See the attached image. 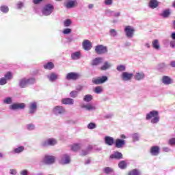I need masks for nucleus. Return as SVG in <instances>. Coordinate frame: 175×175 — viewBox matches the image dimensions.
Instances as JSON below:
<instances>
[{
    "instance_id": "1",
    "label": "nucleus",
    "mask_w": 175,
    "mask_h": 175,
    "mask_svg": "<svg viewBox=\"0 0 175 175\" xmlns=\"http://www.w3.org/2000/svg\"><path fill=\"white\" fill-rule=\"evenodd\" d=\"M146 120L147 121L151 120V124H158V122H159V120H161V118L159 117V112L156 110L150 111L146 114Z\"/></svg>"
},
{
    "instance_id": "2",
    "label": "nucleus",
    "mask_w": 175,
    "mask_h": 175,
    "mask_svg": "<svg viewBox=\"0 0 175 175\" xmlns=\"http://www.w3.org/2000/svg\"><path fill=\"white\" fill-rule=\"evenodd\" d=\"M41 13L42 16H51L54 13V5L51 3L45 4L41 10Z\"/></svg>"
},
{
    "instance_id": "3",
    "label": "nucleus",
    "mask_w": 175,
    "mask_h": 175,
    "mask_svg": "<svg viewBox=\"0 0 175 175\" xmlns=\"http://www.w3.org/2000/svg\"><path fill=\"white\" fill-rule=\"evenodd\" d=\"M57 144V139L49 138L41 143V147H53Z\"/></svg>"
},
{
    "instance_id": "4",
    "label": "nucleus",
    "mask_w": 175,
    "mask_h": 175,
    "mask_svg": "<svg viewBox=\"0 0 175 175\" xmlns=\"http://www.w3.org/2000/svg\"><path fill=\"white\" fill-rule=\"evenodd\" d=\"M10 110L15 111L16 110H24L25 104L24 103H14L9 106Z\"/></svg>"
},
{
    "instance_id": "5",
    "label": "nucleus",
    "mask_w": 175,
    "mask_h": 175,
    "mask_svg": "<svg viewBox=\"0 0 175 175\" xmlns=\"http://www.w3.org/2000/svg\"><path fill=\"white\" fill-rule=\"evenodd\" d=\"M81 77V74L79 72H70L68 73L66 76V80H72L73 81H76V80H79Z\"/></svg>"
},
{
    "instance_id": "6",
    "label": "nucleus",
    "mask_w": 175,
    "mask_h": 175,
    "mask_svg": "<svg viewBox=\"0 0 175 175\" xmlns=\"http://www.w3.org/2000/svg\"><path fill=\"white\" fill-rule=\"evenodd\" d=\"M108 51L107 46H106L98 44L95 46V52L96 54H98V55L106 54Z\"/></svg>"
},
{
    "instance_id": "7",
    "label": "nucleus",
    "mask_w": 175,
    "mask_h": 175,
    "mask_svg": "<svg viewBox=\"0 0 175 175\" xmlns=\"http://www.w3.org/2000/svg\"><path fill=\"white\" fill-rule=\"evenodd\" d=\"M53 113L55 116H62V114H65V108L61 105L55 106L53 109Z\"/></svg>"
},
{
    "instance_id": "8",
    "label": "nucleus",
    "mask_w": 175,
    "mask_h": 175,
    "mask_svg": "<svg viewBox=\"0 0 175 175\" xmlns=\"http://www.w3.org/2000/svg\"><path fill=\"white\" fill-rule=\"evenodd\" d=\"M108 80L109 77H107V76H102L98 77L97 79H93L92 83L96 85H99V84H103L104 83H106V81H108Z\"/></svg>"
},
{
    "instance_id": "9",
    "label": "nucleus",
    "mask_w": 175,
    "mask_h": 175,
    "mask_svg": "<svg viewBox=\"0 0 175 175\" xmlns=\"http://www.w3.org/2000/svg\"><path fill=\"white\" fill-rule=\"evenodd\" d=\"M43 162L45 165H53L55 162V157L45 155L43 159Z\"/></svg>"
},
{
    "instance_id": "10",
    "label": "nucleus",
    "mask_w": 175,
    "mask_h": 175,
    "mask_svg": "<svg viewBox=\"0 0 175 175\" xmlns=\"http://www.w3.org/2000/svg\"><path fill=\"white\" fill-rule=\"evenodd\" d=\"M29 114L30 116H33L36 113V111L38 110V103L36 102H32L30 103L29 106Z\"/></svg>"
},
{
    "instance_id": "11",
    "label": "nucleus",
    "mask_w": 175,
    "mask_h": 175,
    "mask_svg": "<svg viewBox=\"0 0 175 175\" xmlns=\"http://www.w3.org/2000/svg\"><path fill=\"white\" fill-rule=\"evenodd\" d=\"M61 165H69L70 163V156L68 154H64L61 156Z\"/></svg>"
},
{
    "instance_id": "12",
    "label": "nucleus",
    "mask_w": 175,
    "mask_h": 175,
    "mask_svg": "<svg viewBox=\"0 0 175 175\" xmlns=\"http://www.w3.org/2000/svg\"><path fill=\"white\" fill-rule=\"evenodd\" d=\"M133 77V73H129L128 72H123L121 75L122 81H131Z\"/></svg>"
},
{
    "instance_id": "13",
    "label": "nucleus",
    "mask_w": 175,
    "mask_h": 175,
    "mask_svg": "<svg viewBox=\"0 0 175 175\" xmlns=\"http://www.w3.org/2000/svg\"><path fill=\"white\" fill-rule=\"evenodd\" d=\"M161 152V148L158 146H153L150 148V153L153 157L159 155Z\"/></svg>"
},
{
    "instance_id": "14",
    "label": "nucleus",
    "mask_w": 175,
    "mask_h": 175,
    "mask_svg": "<svg viewBox=\"0 0 175 175\" xmlns=\"http://www.w3.org/2000/svg\"><path fill=\"white\" fill-rule=\"evenodd\" d=\"M124 32L127 38H133V33L135 32V29H133L131 26H126L124 28Z\"/></svg>"
},
{
    "instance_id": "15",
    "label": "nucleus",
    "mask_w": 175,
    "mask_h": 175,
    "mask_svg": "<svg viewBox=\"0 0 175 175\" xmlns=\"http://www.w3.org/2000/svg\"><path fill=\"white\" fill-rule=\"evenodd\" d=\"M81 109H85L88 111H95L96 107L91 103L83 104L81 105Z\"/></svg>"
},
{
    "instance_id": "16",
    "label": "nucleus",
    "mask_w": 175,
    "mask_h": 175,
    "mask_svg": "<svg viewBox=\"0 0 175 175\" xmlns=\"http://www.w3.org/2000/svg\"><path fill=\"white\" fill-rule=\"evenodd\" d=\"M109 158L110 159H116L117 161H120V159H122L124 157L121 152L116 151L109 156Z\"/></svg>"
},
{
    "instance_id": "17",
    "label": "nucleus",
    "mask_w": 175,
    "mask_h": 175,
    "mask_svg": "<svg viewBox=\"0 0 175 175\" xmlns=\"http://www.w3.org/2000/svg\"><path fill=\"white\" fill-rule=\"evenodd\" d=\"M161 83L165 85H170V84H173V79L169 76L164 75L162 77Z\"/></svg>"
},
{
    "instance_id": "18",
    "label": "nucleus",
    "mask_w": 175,
    "mask_h": 175,
    "mask_svg": "<svg viewBox=\"0 0 175 175\" xmlns=\"http://www.w3.org/2000/svg\"><path fill=\"white\" fill-rule=\"evenodd\" d=\"M83 50L85 51H90L92 49V43L88 40H85L82 44Z\"/></svg>"
},
{
    "instance_id": "19",
    "label": "nucleus",
    "mask_w": 175,
    "mask_h": 175,
    "mask_svg": "<svg viewBox=\"0 0 175 175\" xmlns=\"http://www.w3.org/2000/svg\"><path fill=\"white\" fill-rule=\"evenodd\" d=\"M104 142L107 146H113L114 144V138L110 136H105L104 138Z\"/></svg>"
},
{
    "instance_id": "20",
    "label": "nucleus",
    "mask_w": 175,
    "mask_h": 175,
    "mask_svg": "<svg viewBox=\"0 0 175 175\" xmlns=\"http://www.w3.org/2000/svg\"><path fill=\"white\" fill-rule=\"evenodd\" d=\"M94 150V147H92V145H89L86 149L82 150L81 152V157H85V155H88L90 152H91V150Z\"/></svg>"
},
{
    "instance_id": "21",
    "label": "nucleus",
    "mask_w": 175,
    "mask_h": 175,
    "mask_svg": "<svg viewBox=\"0 0 175 175\" xmlns=\"http://www.w3.org/2000/svg\"><path fill=\"white\" fill-rule=\"evenodd\" d=\"M125 146V140L121 139H117L115 142V147L116 148H122Z\"/></svg>"
},
{
    "instance_id": "22",
    "label": "nucleus",
    "mask_w": 175,
    "mask_h": 175,
    "mask_svg": "<svg viewBox=\"0 0 175 175\" xmlns=\"http://www.w3.org/2000/svg\"><path fill=\"white\" fill-rule=\"evenodd\" d=\"M46 77L51 83H54V81L58 80V75L55 72H51L50 75H47Z\"/></svg>"
},
{
    "instance_id": "23",
    "label": "nucleus",
    "mask_w": 175,
    "mask_h": 175,
    "mask_svg": "<svg viewBox=\"0 0 175 175\" xmlns=\"http://www.w3.org/2000/svg\"><path fill=\"white\" fill-rule=\"evenodd\" d=\"M146 77V75H144V72H136L134 79L137 81H140L142 80H144V78Z\"/></svg>"
},
{
    "instance_id": "24",
    "label": "nucleus",
    "mask_w": 175,
    "mask_h": 175,
    "mask_svg": "<svg viewBox=\"0 0 175 175\" xmlns=\"http://www.w3.org/2000/svg\"><path fill=\"white\" fill-rule=\"evenodd\" d=\"M76 3H77V1L76 0H69L64 4V6L67 9H72V8H75Z\"/></svg>"
},
{
    "instance_id": "25",
    "label": "nucleus",
    "mask_w": 175,
    "mask_h": 175,
    "mask_svg": "<svg viewBox=\"0 0 175 175\" xmlns=\"http://www.w3.org/2000/svg\"><path fill=\"white\" fill-rule=\"evenodd\" d=\"M18 86L20 88H27L28 87V83L27 82V78H23L19 80Z\"/></svg>"
},
{
    "instance_id": "26",
    "label": "nucleus",
    "mask_w": 175,
    "mask_h": 175,
    "mask_svg": "<svg viewBox=\"0 0 175 175\" xmlns=\"http://www.w3.org/2000/svg\"><path fill=\"white\" fill-rule=\"evenodd\" d=\"M80 58H81V53L80 51H76L71 53V59L77 61V59H80Z\"/></svg>"
},
{
    "instance_id": "27",
    "label": "nucleus",
    "mask_w": 175,
    "mask_h": 175,
    "mask_svg": "<svg viewBox=\"0 0 175 175\" xmlns=\"http://www.w3.org/2000/svg\"><path fill=\"white\" fill-rule=\"evenodd\" d=\"M103 61V58L96 57L94 59L92 60L91 65L92 66H98L99 64H102Z\"/></svg>"
},
{
    "instance_id": "28",
    "label": "nucleus",
    "mask_w": 175,
    "mask_h": 175,
    "mask_svg": "<svg viewBox=\"0 0 175 175\" xmlns=\"http://www.w3.org/2000/svg\"><path fill=\"white\" fill-rule=\"evenodd\" d=\"M62 103L63 105H74L75 100L70 98H66L62 99Z\"/></svg>"
},
{
    "instance_id": "29",
    "label": "nucleus",
    "mask_w": 175,
    "mask_h": 175,
    "mask_svg": "<svg viewBox=\"0 0 175 175\" xmlns=\"http://www.w3.org/2000/svg\"><path fill=\"white\" fill-rule=\"evenodd\" d=\"M159 5V4L158 3V1H157V0H150L149 1V3H148V7L150 9H157V8H158Z\"/></svg>"
},
{
    "instance_id": "30",
    "label": "nucleus",
    "mask_w": 175,
    "mask_h": 175,
    "mask_svg": "<svg viewBox=\"0 0 175 175\" xmlns=\"http://www.w3.org/2000/svg\"><path fill=\"white\" fill-rule=\"evenodd\" d=\"M25 150L24 146H18L17 148H14L12 151V154H21Z\"/></svg>"
},
{
    "instance_id": "31",
    "label": "nucleus",
    "mask_w": 175,
    "mask_h": 175,
    "mask_svg": "<svg viewBox=\"0 0 175 175\" xmlns=\"http://www.w3.org/2000/svg\"><path fill=\"white\" fill-rule=\"evenodd\" d=\"M44 69H46L47 70H51L54 69V63L51 62H49L43 66Z\"/></svg>"
},
{
    "instance_id": "32",
    "label": "nucleus",
    "mask_w": 175,
    "mask_h": 175,
    "mask_svg": "<svg viewBox=\"0 0 175 175\" xmlns=\"http://www.w3.org/2000/svg\"><path fill=\"white\" fill-rule=\"evenodd\" d=\"M127 175H142V171L139 169H133L128 172Z\"/></svg>"
},
{
    "instance_id": "33",
    "label": "nucleus",
    "mask_w": 175,
    "mask_h": 175,
    "mask_svg": "<svg viewBox=\"0 0 175 175\" xmlns=\"http://www.w3.org/2000/svg\"><path fill=\"white\" fill-rule=\"evenodd\" d=\"M132 140L133 143L139 142L140 140V134L138 133H135L131 135Z\"/></svg>"
},
{
    "instance_id": "34",
    "label": "nucleus",
    "mask_w": 175,
    "mask_h": 175,
    "mask_svg": "<svg viewBox=\"0 0 175 175\" xmlns=\"http://www.w3.org/2000/svg\"><path fill=\"white\" fill-rule=\"evenodd\" d=\"M128 166V164L126 163V161L122 160L118 163V167L119 169H121L122 170H124V169H126V167Z\"/></svg>"
},
{
    "instance_id": "35",
    "label": "nucleus",
    "mask_w": 175,
    "mask_h": 175,
    "mask_svg": "<svg viewBox=\"0 0 175 175\" xmlns=\"http://www.w3.org/2000/svg\"><path fill=\"white\" fill-rule=\"evenodd\" d=\"M152 47L155 50H159L161 49V45L159 44V41L158 40H154L152 42Z\"/></svg>"
},
{
    "instance_id": "36",
    "label": "nucleus",
    "mask_w": 175,
    "mask_h": 175,
    "mask_svg": "<svg viewBox=\"0 0 175 175\" xmlns=\"http://www.w3.org/2000/svg\"><path fill=\"white\" fill-rule=\"evenodd\" d=\"M160 16L161 17H163V18H167L169 16H170V10L167 9L163 11L161 14H160Z\"/></svg>"
},
{
    "instance_id": "37",
    "label": "nucleus",
    "mask_w": 175,
    "mask_h": 175,
    "mask_svg": "<svg viewBox=\"0 0 175 175\" xmlns=\"http://www.w3.org/2000/svg\"><path fill=\"white\" fill-rule=\"evenodd\" d=\"M27 85H33L36 83V79L34 77L26 78Z\"/></svg>"
},
{
    "instance_id": "38",
    "label": "nucleus",
    "mask_w": 175,
    "mask_h": 175,
    "mask_svg": "<svg viewBox=\"0 0 175 175\" xmlns=\"http://www.w3.org/2000/svg\"><path fill=\"white\" fill-rule=\"evenodd\" d=\"M109 68H111V64H110L109 62H105L104 64L100 67V69L102 70H107V69H109Z\"/></svg>"
},
{
    "instance_id": "39",
    "label": "nucleus",
    "mask_w": 175,
    "mask_h": 175,
    "mask_svg": "<svg viewBox=\"0 0 175 175\" xmlns=\"http://www.w3.org/2000/svg\"><path fill=\"white\" fill-rule=\"evenodd\" d=\"M81 148V144H75L72 146L71 150L72 151H79Z\"/></svg>"
},
{
    "instance_id": "40",
    "label": "nucleus",
    "mask_w": 175,
    "mask_h": 175,
    "mask_svg": "<svg viewBox=\"0 0 175 175\" xmlns=\"http://www.w3.org/2000/svg\"><path fill=\"white\" fill-rule=\"evenodd\" d=\"M116 70L118 72H125V70H126V67L122 64L118 65L116 67Z\"/></svg>"
},
{
    "instance_id": "41",
    "label": "nucleus",
    "mask_w": 175,
    "mask_h": 175,
    "mask_svg": "<svg viewBox=\"0 0 175 175\" xmlns=\"http://www.w3.org/2000/svg\"><path fill=\"white\" fill-rule=\"evenodd\" d=\"M4 78L8 81L12 80L13 79V75L10 72H8L7 73L5 74Z\"/></svg>"
},
{
    "instance_id": "42",
    "label": "nucleus",
    "mask_w": 175,
    "mask_h": 175,
    "mask_svg": "<svg viewBox=\"0 0 175 175\" xmlns=\"http://www.w3.org/2000/svg\"><path fill=\"white\" fill-rule=\"evenodd\" d=\"M92 100V95L91 94H86L83 97L84 102H91Z\"/></svg>"
},
{
    "instance_id": "43",
    "label": "nucleus",
    "mask_w": 175,
    "mask_h": 175,
    "mask_svg": "<svg viewBox=\"0 0 175 175\" xmlns=\"http://www.w3.org/2000/svg\"><path fill=\"white\" fill-rule=\"evenodd\" d=\"M64 27H70L72 25V20L68 18L66 19L64 23Z\"/></svg>"
},
{
    "instance_id": "44",
    "label": "nucleus",
    "mask_w": 175,
    "mask_h": 175,
    "mask_svg": "<svg viewBox=\"0 0 175 175\" xmlns=\"http://www.w3.org/2000/svg\"><path fill=\"white\" fill-rule=\"evenodd\" d=\"M13 102V100L12 99V97H7L3 100V103L5 105H12Z\"/></svg>"
},
{
    "instance_id": "45",
    "label": "nucleus",
    "mask_w": 175,
    "mask_h": 175,
    "mask_svg": "<svg viewBox=\"0 0 175 175\" xmlns=\"http://www.w3.org/2000/svg\"><path fill=\"white\" fill-rule=\"evenodd\" d=\"M109 35L110 36H112L113 38H116L117 35H118V33H117V31L115 29H111L109 30Z\"/></svg>"
},
{
    "instance_id": "46",
    "label": "nucleus",
    "mask_w": 175,
    "mask_h": 175,
    "mask_svg": "<svg viewBox=\"0 0 175 175\" xmlns=\"http://www.w3.org/2000/svg\"><path fill=\"white\" fill-rule=\"evenodd\" d=\"M78 96H79V92L76 90H72L70 93V98H77Z\"/></svg>"
},
{
    "instance_id": "47",
    "label": "nucleus",
    "mask_w": 175,
    "mask_h": 175,
    "mask_svg": "<svg viewBox=\"0 0 175 175\" xmlns=\"http://www.w3.org/2000/svg\"><path fill=\"white\" fill-rule=\"evenodd\" d=\"M1 12H2V13H9V7L6 5H1Z\"/></svg>"
},
{
    "instance_id": "48",
    "label": "nucleus",
    "mask_w": 175,
    "mask_h": 175,
    "mask_svg": "<svg viewBox=\"0 0 175 175\" xmlns=\"http://www.w3.org/2000/svg\"><path fill=\"white\" fill-rule=\"evenodd\" d=\"M26 128L27 131H33L35 129V124H28L26 125Z\"/></svg>"
},
{
    "instance_id": "49",
    "label": "nucleus",
    "mask_w": 175,
    "mask_h": 175,
    "mask_svg": "<svg viewBox=\"0 0 175 175\" xmlns=\"http://www.w3.org/2000/svg\"><path fill=\"white\" fill-rule=\"evenodd\" d=\"M104 173H105L106 174H110V173H113V169L110 168V167H105Z\"/></svg>"
},
{
    "instance_id": "50",
    "label": "nucleus",
    "mask_w": 175,
    "mask_h": 175,
    "mask_svg": "<svg viewBox=\"0 0 175 175\" xmlns=\"http://www.w3.org/2000/svg\"><path fill=\"white\" fill-rule=\"evenodd\" d=\"M102 91H103V90L102 89V87H100V86H97L94 89L95 94H100V93H102Z\"/></svg>"
},
{
    "instance_id": "51",
    "label": "nucleus",
    "mask_w": 175,
    "mask_h": 175,
    "mask_svg": "<svg viewBox=\"0 0 175 175\" xmlns=\"http://www.w3.org/2000/svg\"><path fill=\"white\" fill-rule=\"evenodd\" d=\"M62 33L64 35H69V33H72V29L70 28H66L63 30Z\"/></svg>"
},
{
    "instance_id": "52",
    "label": "nucleus",
    "mask_w": 175,
    "mask_h": 175,
    "mask_svg": "<svg viewBox=\"0 0 175 175\" xmlns=\"http://www.w3.org/2000/svg\"><path fill=\"white\" fill-rule=\"evenodd\" d=\"M95 128H96V124L94 122H90L89 124H88V129H95Z\"/></svg>"
},
{
    "instance_id": "53",
    "label": "nucleus",
    "mask_w": 175,
    "mask_h": 175,
    "mask_svg": "<svg viewBox=\"0 0 175 175\" xmlns=\"http://www.w3.org/2000/svg\"><path fill=\"white\" fill-rule=\"evenodd\" d=\"M23 8H24V3L19 1L16 3L17 9H23Z\"/></svg>"
},
{
    "instance_id": "54",
    "label": "nucleus",
    "mask_w": 175,
    "mask_h": 175,
    "mask_svg": "<svg viewBox=\"0 0 175 175\" xmlns=\"http://www.w3.org/2000/svg\"><path fill=\"white\" fill-rule=\"evenodd\" d=\"M104 3L107 6H110L113 5V0H105Z\"/></svg>"
},
{
    "instance_id": "55",
    "label": "nucleus",
    "mask_w": 175,
    "mask_h": 175,
    "mask_svg": "<svg viewBox=\"0 0 175 175\" xmlns=\"http://www.w3.org/2000/svg\"><path fill=\"white\" fill-rule=\"evenodd\" d=\"M114 114L113 113H107L105 116L104 118H106V120H109L110 118H113Z\"/></svg>"
},
{
    "instance_id": "56",
    "label": "nucleus",
    "mask_w": 175,
    "mask_h": 175,
    "mask_svg": "<svg viewBox=\"0 0 175 175\" xmlns=\"http://www.w3.org/2000/svg\"><path fill=\"white\" fill-rule=\"evenodd\" d=\"M8 83V79H5L4 77L1 79V85H5V84Z\"/></svg>"
},
{
    "instance_id": "57",
    "label": "nucleus",
    "mask_w": 175,
    "mask_h": 175,
    "mask_svg": "<svg viewBox=\"0 0 175 175\" xmlns=\"http://www.w3.org/2000/svg\"><path fill=\"white\" fill-rule=\"evenodd\" d=\"M168 144H170V146H175V138H171L169 140Z\"/></svg>"
},
{
    "instance_id": "58",
    "label": "nucleus",
    "mask_w": 175,
    "mask_h": 175,
    "mask_svg": "<svg viewBox=\"0 0 175 175\" xmlns=\"http://www.w3.org/2000/svg\"><path fill=\"white\" fill-rule=\"evenodd\" d=\"M120 16H121V12H116L115 11H113V13L112 14V17H120Z\"/></svg>"
},
{
    "instance_id": "59",
    "label": "nucleus",
    "mask_w": 175,
    "mask_h": 175,
    "mask_svg": "<svg viewBox=\"0 0 175 175\" xmlns=\"http://www.w3.org/2000/svg\"><path fill=\"white\" fill-rule=\"evenodd\" d=\"M10 174H12V175H16L17 174V170H14V169H11L10 170Z\"/></svg>"
},
{
    "instance_id": "60",
    "label": "nucleus",
    "mask_w": 175,
    "mask_h": 175,
    "mask_svg": "<svg viewBox=\"0 0 175 175\" xmlns=\"http://www.w3.org/2000/svg\"><path fill=\"white\" fill-rule=\"evenodd\" d=\"M114 12V11H111L110 10H107L106 11V14H108V16H113V13Z\"/></svg>"
},
{
    "instance_id": "61",
    "label": "nucleus",
    "mask_w": 175,
    "mask_h": 175,
    "mask_svg": "<svg viewBox=\"0 0 175 175\" xmlns=\"http://www.w3.org/2000/svg\"><path fill=\"white\" fill-rule=\"evenodd\" d=\"M93 150L94 151H97L98 152H99L102 151V148L95 146L94 148H93Z\"/></svg>"
},
{
    "instance_id": "62",
    "label": "nucleus",
    "mask_w": 175,
    "mask_h": 175,
    "mask_svg": "<svg viewBox=\"0 0 175 175\" xmlns=\"http://www.w3.org/2000/svg\"><path fill=\"white\" fill-rule=\"evenodd\" d=\"M67 42L68 43H71V42H75V38H73V37H68Z\"/></svg>"
},
{
    "instance_id": "63",
    "label": "nucleus",
    "mask_w": 175,
    "mask_h": 175,
    "mask_svg": "<svg viewBox=\"0 0 175 175\" xmlns=\"http://www.w3.org/2000/svg\"><path fill=\"white\" fill-rule=\"evenodd\" d=\"M170 46L172 49H175V41L172 40L170 42Z\"/></svg>"
},
{
    "instance_id": "64",
    "label": "nucleus",
    "mask_w": 175,
    "mask_h": 175,
    "mask_svg": "<svg viewBox=\"0 0 175 175\" xmlns=\"http://www.w3.org/2000/svg\"><path fill=\"white\" fill-rule=\"evenodd\" d=\"M40 2H43V0H33L34 5H39Z\"/></svg>"
}]
</instances>
